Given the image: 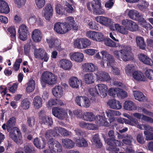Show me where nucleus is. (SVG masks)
<instances>
[{"instance_id":"obj_54","label":"nucleus","mask_w":153,"mask_h":153,"mask_svg":"<svg viewBox=\"0 0 153 153\" xmlns=\"http://www.w3.org/2000/svg\"><path fill=\"white\" fill-rule=\"evenodd\" d=\"M55 9L56 12L59 14H63L65 13V8H64L62 6L59 4H58L56 5Z\"/></svg>"},{"instance_id":"obj_1","label":"nucleus","mask_w":153,"mask_h":153,"mask_svg":"<svg viewBox=\"0 0 153 153\" xmlns=\"http://www.w3.org/2000/svg\"><path fill=\"white\" fill-rule=\"evenodd\" d=\"M100 53L102 55V59L100 63L101 66L102 67H105L104 62H107V67L109 68L111 67V71L114 75H120V70L117 68L113 66L115 63L113 57L105 51H101Z\"/></svg>"},{"instance_id":"obj_40","label":"nucleus","mask_w":153,"mask_h":153,"mask_svg":"<svg viewBox=\"0 0 153 153\" xmlns=\"http://www.w3.org/2000/svg\"><path fill=\"white\" fill-rule=\"evenodd\" d=\"M75 141L76 145L79 147H86L88 145L86 140L82 138L77 139Z\"/></svg>"},{"instance_id":"obj_5","label":"nucleus","mask_w":153,"mask_h":153,"mask_svg":"<svg viewBox=\"0 0 153 153\" xmlns=\"http://www.w3.org/2000/svg\"><path fill=\"white\" fill-rule=\"evenodd\" d=\"M9 136L16 143H22V136L20 130L17 127H15L10 130Z\"/></svg>"},{"instance_id":"obj_51","label":"nucleus","mask_w":153,"mask_h":153,"mask_svg":"<svg viewBox=\"0 0 153 153\" xmlns=\"http://www.w3.org/2000/svg\"><path fill=\"white\" fill-rule=\"evenodd\" d=\"M35 6L37 9L42 8L45 4V0H35Z\"/></svg>"},{"instance_id":"obj_13","label":"nucleus","mask_w":153,"mask_h":153,"mask_svg":"<svg viewBox=\"0 0 153 153\" xmlns=\"http://www.w3.org/2000/svg\"><path fill=\"white\" fill-rule=\"evenodd\" d=\"M96 75L97 79L101 81H107L110 79V77L108 73L105 71H98Z\"/></svg>"},{"instance_id":"obj_56","label":"nucleus","mask_w":153,"mask_h":153,"mask_svg":"<svg viewBox=\"0 0 153 153\" xmlns=\"http://www.w3.org/2000/svg\"><path fill=\"white\" fill-rule=\"evenodd\" d=\"M93 12L94 14L97 15H104L105 13L104 10L102 8L101 6L95 7L94 9Z\"/></svg>"},{"instance_id":"obj_23","label":"nucleus","mask_w":153,"mask_h":153,"mask_svg":"<svg viewBox=\"0 0 153 153\" xmlns=\"http://www.w3.org/2000/svg\"><path fill=\"white\" fill-rule=\"evenodd\" d=\"M61 141L63 146L65 148L70 149L74 147V143L69 139H62Z\"/></svg>"},{"instance_id":"obj_62","label":"nucleus","mask_w":153,"mask_h":153,"mask_svg":"<svg viewBox=\"0 0 153 153\" xmlns=\"http://www.w3.org/2000/svg\"><path fill=\"white\" fill-rule=\"evenodd\" d=\"M81 38L77 39L74 42V45L75 47L79 49H82V44Z\"/></svg>"},{"instance_id":"obj_25","label":"nucleus","mask_w":153,"mask_h":153,"mask_svg":"<svg viewBox=\"0 0 153 153\" xmlns=\"http://www.w3.org/2000/svg\"><path fill=\"white\" fill-rule=\"evenodd\" d=\"M69 83L71 86L74 88H78L81 84V81L78 79L77 77L74 76L71 77L70 78Z\"/></svg>"},{"instance_id":"obj_49","label":"nucleus","mask_w":153,"mask_h":153,"mask_svg":"<svg viewBox=\"0 0 153 153\" xmlns=\"http://www.w3.org/2000/svg\"><path fill=\"white\" fill-rule=\"evenodd\" d=\"M61 34H64L70 30L71 27L65 23H61Z\"/></svg>"},{"instance_id":"obj_24","label":"nucleus","mask_w":153,"mask_h":153,"mask_svg":"<svg viewBox=\"0 0 153 153\" xmlns=\"http://www.w3.org/2000/svg\"><path fill=\"white\" fill-rule=\"evenodd\" d=\"M96 116L91 112H86L83 113L82 118L84 121L93 122L96 119Z\"/></svg>"},{"instance_id":"obj_57","label":"nucleus","mask_w":153,"mask_h":153,"mask_svg":"<svg viewBox=\"0 0 153 153\" xmlns=\"http://www.w3.org/2000/svg\"><path fill=\"white\" fill-rule=\"evenodd\" d=\"M24 150L26 153H33L35 151L33 147L29 145H26L24 146Z\"/></svg>"},{"instance_id":"obj_50","label":"nucleus","mask_w":153,"mask_h":153,"mask_svg":"<svg viewBox=\"0 0 153 153\" xmlns=\"http://www.w3.org/2000/svg\"><path fill=\"white\" fill-rule=\"evenodd\" d=\"M45 51L44 49L42 48L35 50L34 52V56L37 59H39Z\"/></svg>"},{"instance_id":"obj_15","label":"nucleus","mask_w":153,"mask_h":153,"mask_svg":"<svg viewBox=\"0 0 153 153\" xmlns=\"http://www.w3.org/2000/svg\"><path fill=\"white\" fill-rule=\"evenodd\" d=\"M96 86L99 91L100 96L102 98L106 97L107 96V92L108 90V86L103 84H98Z\"/></svg>"},{"instance_id":"obj_3","label":"nucleus","mask_w":153,"mask_h":153,"mask_svg":"<svg viewBox=\"0 0 153 153\" xmlns=\"http://www.w3.org/2000/svg\"><path fill=\"white\" fill-rule=\"evenodd\" d=\"M42 82L49 85H53L57 82V76L51 72L46 71L43 72L41 76Z\"/></svg>"},{"instance_id":"obj_55","label":"nucleus","mask_w":153,"mask_h":153,"mask_svg":"<svg viewBox=\"0 0 153 153\" xmlns=\"http://www.w3.org/2000/svg\"><path fill=\"white\" fill-rule=\"evenodd\" d=\"M22 62V59L21 58L17 59L13 65V69L15 71H17L19 69L20 63Z\"/></svg>"},{"instance_id":"obj_64","label":"nucleus","mask_w":153,"mask_h":153,"mask_svg":"<svg viewBox=\"0 0 153 153\" xmlns=\"http://www.w3.org/2000/svg\"><path fill=\"white\" fill-rule=\"evenodd\" d=\"M97 51L96 49H89L85 50L84 51V52L88 55L93 56L97 52Z\"/></svg>"},{"instance_id":"obj_9","label":"nucleus","mask_w":153,"mask_h":153,"mask_svg":"<svg viewBox=\"0 0 153 153\" xmlns=\"http://www.w3.org/2000/svg\"><path fill=\"white\" fill-rule=\"evenodd\" d=\"M126 12L128 13V16L131 19L137 21L138 22L143 18V16L134 9H128L126 10Z\"/></svg>"},{"instance_id":"obj_47","label":"nucleus","mask_w":153,"mask_h":153,"mask_svg":"<svg viewBox=\"0 0 153 153\" xmlns=\"http://www.w3.org/2000/svg\"><path fill=\"white\" fill-rule=\"evenodd\" d=\"M104 39V36L102 33L99 32H96L94 41L100 42L103 41Z\"/></svg>"},{"instance_id":"obj_59","label":"nucleus","mask_w":153,"mask_h":153,"mask_svg":"<svg viewBox=\"0 0 153 153\" xmlns=\"http://www.w3.org/2000/svg\"><path fill=\"white\" fill-rule=\"evenodd\" d=\"M66 22H64L67 24V26H69L71 27V29H72V27L73 25L75 23V21L74 20L73 17L69 16L67 17L66 19Z\"/></svg>"},{"instance_id":"obj_16","label":"nucleus","mask_w":153,"mask_h":153,"mask_svg":"<svg viewBox=\"0 0 153 153\" xmlns=\"http://www.w3.org/2000/svg\"><path fill=\"white\" fill-rule=\"evenodd\" d=\"M107 104L110 108L114 109L119 110L122 107L121 104L120 102L115 99L109 100Z\"/></svg>"},{"instance_id":"obj_19","label":"nucleus","mask_w":153,"mask_h":153,"mask_svg":"<svg viewBox=\"0 0 153 153\" xmlns=\"http://www.w3.org/2000/svg\"><path fill=\"white\" fill-rule=\"evenodd\" d=\"M123 108L129 111H135L137 109V107L134 103L130 100H126L123 105Z\"/></svg>"},{"instance_id":"obj_58","label":"nucleus","mask_w":153,"mask_h":153,"mask_svg":"<svg viewBox=\"0 0 153 153\" xmlns=\"http://www.w3.org/2000/svg\"><path fill=\"white\" fill-rule=\"evenodd\" d=\"M88 91L90 94L92 96L97 97L99 95V93L96 87L89 88Z\"/></svg>"},{"instance_id":"obj_38","label":"nucleus","mask_w":153,"mask_h":153,"mask_svg":"<svg viewBox=\"0 0 153 153\" xmlns=\"http://www.w3.org/2000/svg\"><path fill=\"white\" fill-rule=\"evenodd\" d=\"M27 86L26 91L28 92H31L33 91L35 88V82L32 79H30L27 83Z\"/></svg>"},{"instance_id":"obj_61","label":"nucleus","mask_w":153,"mask_h":153,"mask_svg":"<svg viewBox=\"0 0 153 153\" xmlns=\"http://www.w3.org/2000/svg\"><path fill=\"white\" fill-rule=\"evenodd\" d=\"M105 44L107 46L113 47H117L119 46V44L118 45L112 41V40L109 39H107L105 41Z\"/></svg>"},{"instance_id":"obj_39","label":"nucleus","mask_w":153,"mask_h":153,"mask_svg":"<svg viewBox=\"0 0 153 153\" xmlns=\"http://www.w3.org/2000/svg\"><path fill=\"white\" fill-rule=\"evenodd\" d=\"M139 23L142 26L147 30H150L152 28V26L150 24L146 22L143 17L141 18Z\"/></svg>"},{"instance_id":"obj_2","label":"nucleus","mask_w":153,"mask_h":153,"mask_svg":"<svg viewBox=\"0 0 153 153\" xmlns=\"http://www.w3.org/2000/svg\"><path fill=\"white\" fill-rule=\"evenodd\" d=\"M113 53L115 57L120 61L122 60L127 61L131 60L133 58L131 48L129 46H126L120 50H114Z\"/></svg>"},{"instance_id":"obj_53","label":"nucleus","mask_w":153,"mask_h":153,"mask_svg":"<svg viewBox=\"0 0 153 153\" xmlns=\"http://www.w3.org/2000/svg\"><path fill=\"white\" fill-rule=\"evenodd\" d=\"M33 42L30 40L25 45L24 47V52L25 54H28L30 51L31 46L32 45Z\"/></svg>"},{"instance_id":"obj_46","label":"nucleus","mask_w":153,"mask_h":153,"mask_svg":"<svg viewBox=\"0 0 153 153\" xmlns=\"http://www.w3.org/2000/svg\"><path fill=\"white\" fill-rule=\"evenodd\" d=\"M115 27L116 30L122 34L126 35L128 33V29L127 28L126 29L123 27L120 26L118 24H116Z\"/></svg>"},{"instance_id":"obj_60","label":"nucleus","mask_w":153,"mask_h":153,"mask_svg":"<svg viewBox=\"0 0 153 153\" xmlns=\"http://www.w3.org/2000/svg\"><path fill=\"white\" fill-rule=\"evenodd\" d=\"M30 103L27 99L23 100L21 102V106L24 109H27L29 107Z\"/></svg>"},{"instance_id":"obj_35","label":"nucleus","mask_w":153,"mask_h":153,"mask_svg":"<svg viewBox=\"0 0 153 153\" xmlns=\"http://www.w3.org/2000/svg\"><path fill=\"white\" fill-rule=\"evenodd\" d=\"M85 82L88 84L92 83L94 82V77L92 73H87L84 76Z\"/></svg>"},{"instance_id":"obj_48","label":"nucleus","mask_w":153,"mask_h":153,"mask_svg":"<svg viewBox=\"0 0 153 153\" xmlns=\"http://www.w3.org/2000/svg\"><path fill=\"white\" fill-rule=\"evenodd\" d=\"M40 121L42 124L48 126H51L53 123L52 119L48 117H46L43 118Z\"/></svg>"},{"instance_id":"obj_20","label":"nucleus","mask_w":153,"mask_h":153,"mask_svg":"<svg viewBox=\"0 0 153 153\" xmlns=\"http://www.w3.org/2000/svg\"><path fill=\"white\" fill-rule=\"evenodd\" d=\"M84 57L83 54L79 52H75L70 55V59L72 60L78 62L82 61Z\"/></svg>"},{"instance_id":"obj_45","label":"nucleus","mask_w":153,"mask_h":153,"mask_svg":"<svg viewBox=\"0 0 153 153\" xmlns=\"http://www.w3.org/2000/svg\"><path fill=\"white\" fill-rule=\"evenodd\" d=\"M135 70L134 67L132 64L127 65L125 68V72L126 73L128 76H131L134 72Z\"/></svg>"},{"instance_id":"obj_17","label":"nucleus","mask_w":153,"mask_h":153,"mask_svg":"<svg viewBox=\"0 0 153 153\" xmlns=\"http://www.w3.org/2000/svg\"><path fill=\"white\" fill-rule=\"evenodd\" d=\"M42 37V33L40 30L38 29L34 30L32 33L31 38L33 41L37 42H40Z\"/></svg>"},{"instance_id":"obj_11","label":"nucleus","mask_w":153,"mask_h":153,"mask_svg":"<svg viewBox=\"0 0 153 153\" xmlns=\"http://www.w3.org/2000/svg\"><path fill=\"white\" fill-rule=\"evenodd\" d=\"M28 32V28L25 25H21L19 30V38L23 41L26 40Z\"/></svg>"},{"instance_id":"obj_44","label":"nucleus","mask_w":153,"mask_h":153,"mask_svg":"<svg viewBox=\"0 0 153 153\" xmlns=\"http://www.w3.org/2000/svg\"><path fill=\"white\" fill-rule=\"evenodd\" d=\"M105 113L108 117L115 116H119L121 114V113L119 111L111 109L107 110Z\"/></svg>"},{"instance_id":"obj_31","label":"nucleus","mask_w":153,"mask_h":153,"mask_svg":"<svg viewBox=\"0 0 153 153\" xmlns=\"http://www.w3.org/2000/svg\"><path fill=\"white\" fill-rule=\"evenodd\" d=\"M33 103L34 107L36 108L39 109L42 106V100L39 96H36L33 99Z\"/></svg>"},{"instance_id":"obj_4","label":"nucleus","mask_w":153,"mask_h":153,"mask_svg":"<svg viewBox=\"0 0 153 153\" xmlns=\"http://www.w3.org/2000/svg\"><path fill=\"white\" fill-rule=\"evenodd\" d=\"M108 135L109 137L112 138L108 139L107 140V144L110 146L108 148L109 150L112 151H118L119 149L116 146H120L121 145L120 142L114 139L115 136L113 131H110L108 132Z\"/></svg>"},{"instance_id":"obj_10","label":"nucleus","mask_w":153,"mask_h":153,"mask_svg":"<svg viewBox=\"0 0 153 153\" xmlns=\"http://www.w3.org/2000/svg\"><path fill=\"white\" fill-rule=\"evenodd\" d=\"M53 11V9L51 5L47 4L43 9L42 16L46 19L49 20L52 16Z\"/></svg>"},{"instance_id":"obj_34","label":"nucleus","mask_w":153,"mask_h":153,"mask_svg":"<svg viewBox=\"0 0 153 153\" xmlns=\"http://www.w3.org/2000/svg\"><path fill=\"white\" fill-rule=\"evenodd\" d=\"M57 134L55 131L51 130L47 131L45 134V137L48 140V141L55 140L53 139V137L57 135Z\"/></svg>"},{"instance_id":"obj_33","label":"nucleus","mask_w":153,"mask_h":153,"mask_svg":"<svg viewBox=\"0 0 153 153\" xmlns=\"http://www.w3.org/2000/svg\"><path fill=\"white\" fill-rule=\"evenodd\" d=\"M134 141L132 136L130 135L127 134L124 136L122 141L123 143L126 145L131 146L132 143Z\"/></svg>"},{"instance_id":"obj_27","label":"nucleus","mask_w":153,"mask_h":153,"mask_svg":"<svg viewBox=\"0 0 153 153\" xmlns=\"http://www.w3.org/2000/svg\"><path fill=\"white\" fill-rule=\"evenodd\" d=\"M143 130L145 131H144V134L146 137V139L147 140H153V133L149 132V131L150 126L146 124H143Z\"/></svg>"},{"instance_id":"obj_32","label":"nucleus","mask_w":153,"mask_h":153,"mask_svg":"<svg viewBox=\"0 0 153 153\" xmlns=\"http://www.w3.org/2000/svg\"><path fill=\"white\" fill-rule=\"evenodd\" d=\"M34 145L37 148L40 149H42L45 147L46 144L45 140H40L38 138L34 139L33 141Z\"/></svg>"},{"instance_id":"obj_30","label":"nucleus","mask_w":153,"mask_h":153,"mask_svg":"<svg viewBox=\"0 0 153 153\" xmlns=\"http://www.w3.org/2000/svg\"><path fill=\"white\" fill-rule=\"evenodd\" d=\"M133 94L135 99L140 101H145L147 100L143 94L140 92L137 91H134Z\"/></svg>"},{"instance_id":"obj_26","label":"nucleus","mask_w":153,"mask_h":153,"mask_svg":"<svg viewBox=\"0 0 153 153\" xmlns=\"http://www.w3.org/2000/svg\"><path fill=\"white\" fill-rule=\"evenodd\" d=\"M46 41L50 48L57 47L59 44L58 39L50 36L46 39Z\"/></svg>"},{"instance_id":"obj_43","label":"nucleus","mask_w":153,"mask_h":153,"mask_svg":"<svg viewBox=\"0 0 153 153\" xmlns=\"http://www.w3.org/2000/svg\"><path fill=\"white\" fill-rule=\"evenodd\" d=\"M136 41L138 46L143 49L145 48V45L143 39L142 37L138 36L136 38Z\"/></svg>"},{"instance_id":"obj_52","label":"nucleus","mask_w":153,"mask_h":153,"mask_svg":"<svg viewBox=\"0 0 153 153\" xmlns=\"http://www.w3.org/2000/svg\"><path fill=\"white\" fill-rule=\"evenodd\" d=\"M81 39L82 49L86 48L91 45V42L87 38H81Z\"/></svg>"},{"instance_id":"obj_12","label":"nucleus","mask_w":153,"mask_h":153,"mask_svg":"<svg viewBox=\"0 0 153 153\" xmlns=\"http://www.w3.org/2000/svg\"><path fill=\"white\" fill-rule=\"evenodd\" d=\"M95 19L97 22L105 26H108L113 23L111 19L104 16H97L95 17Z\"/></svg>"},{"instance_id":"obj_8","label":"nucleus","mask_w":153,"mask_h":153,"mask_svg":"<svg viewBox=\"0 0 153 153\" xmlns=\"http://www.w3.org/2000/svg\"><path fill=\"white\" fill-rule=\"evenodd\" d=\"M123 25H125L128 30L132 31H136L138 30L137 25L133 21L129 19H124L122 22Z\"/></svg>"},{"instance_id":"obj_14","label":"nucleus","mask_w":153,"mask_h":153,"mask_svg":"<svg viewBox=\"0 0 153 153\" xmlns=\"http://www.w3.org/2000/svg\"><path fill=\"white\" fill-rule=\"evenodd\" d=\"M59 65L60 67L63 70H68L71 68L72 64L70 61L67 59H63L59 61Z\"/></svg>"},{"instance_id":"obj_28","label":"nucleus","mask_w":153,"mask_h":153,"mask_svg":"<svg viewBox=\"0 0 153 153\" xmlns=\"http://www.w3.org/2000/svg\"><path fill=\"white\" fill-rule=\"evenodd\" d=\"M83 70L86 72L94 71L97 69V67L92 63H86L83 65Z\"/></svg>"},{"instance_id":"obj_63","label":"nucleus","mask_w":153,"mask_h":153,"mask_svg":"<svg viewBox=\"0 0 153 153\" xmlns=\"http://www.w3.org/2000/svg\"><path fill=\"white\" fill-rule=\"evenodd\" d=\"M61 23L57 22L54 25V29L57 33L61 34Z\"/></svg>"},{"instance_id":"obj_29","label":"nucleus","mask_w":153,"mask_h":153,"mask_svg":"<svg viewBox=\"0 0 153 153\" xmlns=\"http://www.w3.org/2000/svg\"><path fill=\"white\" fill-rule=\"evenodd\" d=\"M10 12V8L7 3L2 0H0V13L7 14Z\"/></svg>"},{"instance_id":"obj_21","label":"nucleus","mask_w":153,"mask_h":153,"mask_svg":"<svg viewBox=\"0 0 153 153\" xmlns=\"http://www.w3.org/2000/svg\"><path fill=\"white\" fill-rule=\"evenodd\" d=\"M138 56L139 59L144 64L150 66L153 65L152 60L146 55L143 53H141Z\"/></svg>"},{"instance_id":"obj_18","label":"nucleus","mask_w":153,"mask_h":153,"mask_svg":"<svg viewBox=\"0 0 153 153\" xmlns=\"http://www.w3.org/2000/svg\"><path fill=\"white\" fill-rule=\"evenodd\" d=\"M52 92L53 95L56 97L60 98L63 95V91L60 86L57 85L52 89Z\"/></svg>"},{"instance_id":"obj_42","label":"nucleus","mask_w":153,"mask_h":153,"mask_svg":"<svg viewBox=\"0 0 153 153\" xmlns=\"http://www.w3.org/2000/svg\"><path fill=\"white\" fill-rule=\"evenodd\" d=\"M92 140L93 143L97 148H100L102 146V144L100 141L98 134L94 135L93 137Z\"/></svg>"},{"instance_id":"obj_22","label":"nucleus","mask_w":153,"mask_h":153,"mask_svg":"<svg viewBox=\"0 0 153 153\" xmlns=\"http://www.w3.org/2000/svg\"><path fill=\"white\" fill-rule=\"evenodd\" d=\"M95 120L96 123L98 126H107L108 125L106 118L100 115L96 116Z\"/></svg>"},{"instance_id":"obj_7","label":"nucleus","mask_w":153,"mask_h":153,"mask_svg":"<svg viewBox=\"0 0 153 153\" xmlns=\"http://www.w3.org/2000/svg\"><path fill=\"white\" fill-rule=\"evenodd\" d=\"M53 114L59 119L62 120L67 116V114L62 108L55 107L52 110Z\"/></svg>"},{"instance_id":"obj_36","label":"nucleus","mask_w":153,"mask_h":153,"mask_svg":"<svg viewBox=\"0 0 153 153\" xmlns=\"http://www.w3.org/2000/svg\"><path fill=\"white\" fill-rule=\"evenodd\" d=\"M133 77L134 79L137 81H143L144 76L143 74L140 71H136L132 74Z\"/></svg>"},{"instance_id":"obj_6","label":"nucleus","mask_w":153,"mask_h":153,"mask_svg":"<svg viewBox=\"0 0 153 153\" xmlns=\"http://www.w3.org/2000/svg\"><path fill=\"white\" fill-rule=\"evenodd\" d=\"M49 148L54 152L60 153L62 151V145L58 141L55 140L48 141Z\"/></svg>"},{"instance_id":"obj_41","label":"nucleus","mask_w":153,"mask_h":153,"mask_svg":"<svg viewBox=\"0 0 153 153\" xmlns=\"http://www.w3.org/2000/svg\"><path fill=\"white\" fill-rule=\"evenodd\" d=\"M120 88H111L108 90V94L113 97H115L116 95L117 96L119 95V93H118L119 91Z\"/></svg>"},{"instance_id":"obj_37","label":"nucleus","mask_w":153,"mask_h":153,"mask_svg":"<svg viewBox=\"0 0 153 153\" xmlns=\"http://www.w3.org/2000/svg\"><path fill=\"white\" fill-rule=\"evenodd\" d=\"M16 122V119L14 117H12L10 118L7 123L6 127L8 131H10L12 127L15 125Z\"/></svg>"}]
</instances>
